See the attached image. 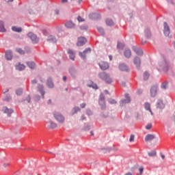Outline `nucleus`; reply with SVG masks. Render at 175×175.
I'll use <instances>...</instances> for the list:
<instances>
[{"label":"nucleus","mask_w":175,"mask_h":175,"mask_svg":"<svg viewBox=\"0 0 175 175\" xmlns=\"http://www.w3.org/2000/svg\"><path fill=\"white\" fill-rule=\"evenodd\" d=\"M90 18L91 20H98V18H100V14H99L98 13L90 14Z\"/></svg>","instance_id":"nucleus-14"},{"label":"nucleus","mask_w":175,"mask_h":175,"mask_svg":"<svg viewBox=\"0 0 175 175\" xmlns=\"http://www.w3.org/2000/svg\"><path fill=\"white\" fill-rule=\"evenodd\" d=\"M38 90H39V91H40L41 95H42V96H44V90H43V85H40V86L38 87Z\"/></svg>","instance_id":"nucleus-35"},{"label":"nucleus","mask_w":175,"mask_h":175,"mask_svg":"<svg viewBox=\"0 0 175 175\" xmlns=\"http://www.w3.org/2000/svg\"><path fill=\"white\" fill-rule=\"evenodd\" d=\"M77 20L79 23H83V21H84V19H83L80 16H78Z\"/></svg>","instance_id":"nucleus-49"},{"label":"nucleus","mask_w":175,"mask_h":175,"mask_svg":"<svg viewBox=\"0 0 175 175\" xmlns=\"http://www.w3.org/2000/svg\"><path fill=\"white\" fill-rule=\"evenodd\" d=\"M125 175H133V174H132V172H127L125 174Z\"/></svg>","instance_id":"nucleus-60"},{"label":"nucleus","mask_w":175,"mask_h":175,"mask_svg":"<svg viewBox=\"0 0 175 175\" xmlns=\"http://www.w3.org/2000/svg\"><path fill=\"white\" fill-rule=\"evenodd\" d=\"M99 105L101 106V109H105L106 107V104L105 103V98L101 97L99 99Z\"/></svg>","instance_id":"nucleus-21"},{"label":"nucleus","mask_w":175,"mask_h":175,"mask_svg":"<svg viewBox=\"0 0 175 175\" xmlns=\"http://www.w3.org/2000/svg\"><path fill=\"white\" fill-rule=\"evenodd\" d=\"M53 117L59 124H64L65 122V117L58 111L53 112Z\"/></svg>","instance_id":"nucleus-2"},{"label":"nucleus","mask_w":175,"mask_h":175,"mask_svg":"<svg viewBox=\"0 0 175 175\" xmlns=\"http://www.w3.org/2000/svg\"><path fill=\"white\" fill-rule=\"evenodd\" d=\"M46 85L49 87V88H54V83H53V81L51 80V78H49L46 81Z\"/></svg>","instance_id":"nucleus-22"},{"label":"nucleus","mask_w":175,"mask_h":175,"mask_svg":"<svg viewBox=\"0 0 175 175\" xmlns=\"http://www.w3.org/2000/svg\"><path fill=\"white\" fill-rule=\"evenodd\" d=\"M122 85L123 87H125V82H122Z\"/></svg>","instance_id":"nucleus-64"},{"label":"nucleus","mask_w":175,"mask_h":175,"mask_svg":"<svg viewBox=\"0 0 175 175\" xmlns=\"http://www.w3.org/2000/svg\"><path fill=\"white\" fill-rule=\"evenodd\" d=\"M25 69V66L21 64H18L16 65V70H24Z\"/></svg>","instance_id":"nucleus-25"},{"label":"nucleus","mask_w":175,"mask_h":175,"mask_svg":"<svg viewBox=\"0 0 175 175\" xmlns=\"http://www.w3.org/2000/svg\"><path fill=\"white\" fill-rule=\"evenodd\" d=\"M148 155L149 157H155L157 155V152L155 150H152V152H149Z\"/></svg>","instance_id":"nucleus-37"},{"label":"nucleus","mask_w":175,"mask_h":175,"mask_svg":"<svg viewBox=\"0 0 175 175\" xmlns=\"http://www.w3.org/2000/svg\"><path fill=\"white\" fill-rule=\"evenodd\" d=\"M47 42H49V43H56L57 38H55L54 36H49L47 38Z\"/></svg>","instance_id":"nucleus-18"},{"label":"nucleus","mask_w":175,"mask_h":175,"mask_svg":"<svg viewBox=\"0 0 175 175\" xmlns=\"http://www.w3.org/2000/svg\"><path fill=\"white\" fill-rule=\"evenodd\" d=\"M27 36L29 39H31L33 43H38V42H39V38H38V36L33 33H29Z\"/></svg>","instance_id":"nucleus-5"},{"label":"nucleus","mask_w":175,"mask_h":175,"mask_svg":"<svg viewBox=\"0 0 175 175\" xmlns=\"http://www.w3.org/2000/svg\"><path fill=\"white\" fill-rule=\"evenodd\" d=\"M12 29L14 31V32H21V31H23L21 27H17L14 26L12 27Z\"/></svg>","instance_id":"nucleus-32"},{"label":"nucleus","mask_w":175,"mask_h":175,"mask_svg":"<svg viewBox=\"0 0 175 175\" xmlns=\"http://www.w3.org/2000/svg\"><path fill=\"white\" fill-rule=\"evenodd\" d=\"M27 64L30 69H35V68H36V64L33 62H29Z\"/></svg>","instance_id":"nucleus-26"},{"label":"nucleus","mask_w":175,"mask_h":175,"mask_svg":"<svg viewBox=\"0 0 175 175\" xmlns=\"http://www.w3.org/2000/svg\"><path fill=\"white\" fill-rule=\"evenodd\" d=\"M80 108L79 107H74L72 109V111H71V114H72V116H73V115H75V114H76V113H77V112L78 111H80Z\"/></svg>","instance_id":"nucleus-28"},{"label":"nucleus","mask_w":175,"mask_h":175,"mask_svg":"<svg viewBox=\"0 0 175 175\" xmlns=\"http://www.w3.org/2000/svg\"><path fill=\"white\" fill-rule=\"evenodd\" d=\"M145 36L146 38H150L151 36V31L148 28L145 29Z\"/></svg>","instance_id":"nucleus-30"},{"label":"nucleus","mask_w":175,"mask_h":175,"mask_svg":"<svg viewBox=\"0 0 175 175\" xmlns=\"http://www.w3.org/2000/svg\"><path fill=\"white\" fill-rule=\"evenodd\" d=\"M109 59H110V61H111L113 59V56L109 55Z\"/></svg>","instance_id":"nucleus-63"},{"label":"nucleus","mask_w":175,"mask_h":175,"mask_svg":"<svg viewBox=\"0 0 175 175\" xmlns=\"http://www.w3.org/2000/svg\"><path fill=\"white\" fill-rule=\"evenodd\" d=\"M157 107L158 109H163L165 107V105H163L162 101H160L157 103Z\"/></svg>","instance_id":"nucleus-34"},{"label":"nucleus","mask_w":175,"mask_h":175,"mask_svg":"<svg viewBox=\"0 0 175 175\" xmlns=\"http://www.w3.org/2000/svg\"><path fill=\"white\" fill-rule=\"evenodd\" d=\"M98 76L100 79H102V80H104L105 83H108V84H110V83H112L111 78H110V76L109 75L106 74V72H100L98 74Z\"/></svg>","instance_id":"nucleus-3"},{"label":"nucleus","mask_w":175,"mask_h":175,"mask_svg":"<svg viewBox=\"0 0 175 175\" xmlns=\"http://www.w3.org/2000/svg\"><path fill=\"white\" fill-rule=\"evenodd\" d=\"M90 126H87L85 128V131H90Z\"/></svg>","instance_id":"nucleus-54"},{"label":"nucleus","mask_w":175,"mask_h":175,"mask_svg":"<svg viewBox=\"0 0 175 175\" xmlns=\"http://www.w3.org/2000/svg\"><path fill=\"white\" fill-rule=\"evenodd\" d=\"M88 85L92 88H94V90H98V85L94 83H92L91 85L88 84Z\"/></svg>","instance_id":"nucleus-39"},{"label":"nucleus","mask_w":175,"mask_h":175,"mask_svg":"<svg viewBox=\"0 0 175 175\" xmlns=\"http://www.w3.org/2000/svg\"><path fill=\"white\" fill-rule=\"evenodd\" d=\"M163 33L165 36H169V35H170V28L166 22H164Z\"/></svg>","instance_id":"nucleus-6"},{"label":"nucleus","mask_w":175,"mask_h":175,"mask_svg":"<svg viewBox=\"0 0 175 175\" xmlns=\"http://www.w3.org/2000/svg\"><path fill=\"white\" fill-rule=\"evenodd\" d=\"M54 13H55V14H56L57 16H58V14H59V10L55 9V10H54Z\"/></svg>","instance_id":"nucleus-50"},{"label":"nucleus","mask_w":175,"mask_h":175,"mask_svg":"<svg viewBox=\"0 0 175 175\" xmlns=\"http://www.w3.org/2000/svg\"><path fill=\"white\" fill-rule=\"evenodd\" d=\"M153 139H155V136H154V135L148 134L145 137V142H150L153 140Z\"/></svg>","instance_id":"nucleus-23"},{"label":"nucleus","mask_w":175,"mask_h":175,"mask_svg":"<svg viewBox=\"0 0 175 175\" xmlns=\"http://www.w3.org/2000/svg\"><path fill=\"white\" fill-rule=\"evenodd\" d=\"M144 107L146 110L150 111L151 116H154V113H152V111H151V106L150 105V103H146Z\"/></svg>","instance_id":"nucleus-24"},{"label":"nucleus","mask_w":175,"mask_h":175,"mask_svg":"<svg viewBox=\"0 0 175 175\" xmlns=\"http://www.w3.org/2000/svg\"><path fill=\"white\" fill-rule=\"evenodd\" d=\"M86 106V104L85 103H82L81 104L80 107L82 108V109H84V107H85Z\"/></svg>","instance_id":"nucleus-52"},{"label":"nucleus","mask_w":175,"mask_h":175,"mask_svg":"<svg viewBox=\"0 0 175 175\" xmlns=\"http://www.w3.org/2000/svg\"><path fill=\"white\" fill-rule=\"evenodd\" d=\"M32 84H36L37 81L36 79H33L31 81Z\"/></svg>","instance_id":"nucleus-56"},{"label":"nucleus","mask_w":175,"mask_h":175,"mask_svg":"<svg viewBox=\"0 0 175 175\" xmlns=\"http://www.w3.org/2000/svg\"><path fill=\"white\" fill-rule=\"evenodd\" d=\"M16 95H21L23 94V89H18L16 91Z\"/></svg>","instance_id":"nucleus-43"},{"label":"nucleus","mask_w":175,"mask_h":175,"mask_svg":"<svg viewBox=\"0 0 175 175\" xmlns=\"http://www.w3.org/2000/svg\"><path fill=\"white\" fill-rule=\"evenodd\" d=\"M167 84L168 83L167 81L163 82L161 83V88H162V90H166L167 88Z\"/></svg>","instance_id":"nucleus-33"},{"label":"nucleus","mask_w":175,"mask_h":175,"mask_svg":"<svg viewBox=\"0 0 175 175\" xmlns=\"http://www.w3.org/2000/svg\"><path fill=\"white\" fill-rule=\"evenodd\" d=\"M157 69L163 72H167L169 70V63L165 59L160 61Z\"/></svg>","instance_id":"nucleus-1"},{"label":"nucleus","mask_w":175,"mask_h":175,"mask_svg":"<svg viewBox=\"0 0 175 175\" xmlns=\"http://www.w3.org/2000/svg\"><path fill=\"white\" fill-rule=\"evenodd\" d=\"M151 128H152V124L151 123H149L146 126V129H151Z\"/></svg>","instance_id":"nucleus-47"},{"label":"nucleus","mask_w":175,"mask_h":175,"mask_svg":"<svg viewBox=\"0 0 175 175\" xmlns=\"http://www.w3.org/2000/svg\"><path fill=\"white\" fill-rule=\"evenodd\" d=\"M47 125L49 128H50V129H54L55 128H57V124H55V122L51 120H49V122H47Z\"/></svg>","instance_id":"nucleus-16"},{"label":"nucleus","mask_w":175,"mask_h":175,"mask_svg":"<svg viewBox=\"0 0 175 175\" xmlns=\"http://www.w3.org/2000/svg\"><path fill=\"white\" fill-rule=\"evenodd\" d=\"M167 2H169L170 3H172V5H174V3L173 2V0H167Z\"/></svg>","instance_id":"nucleus-55"},{"label":"nucleus","mask_w":175,"mask_h":175,"mask_svg":"<svg viewBox=\"0 0 175 175\" xmlns=\"http://www.w3.org/2000/svg\"><path fill=\"white\" fill-rule=\"evenodd\" d=\"M78 3H81L83 0H76Z\"/></svg>","instance_id":"nucleus-58"},{"label":"nucleus","mask_w":175,"mask_h":175,"mask_svg":"<svg viewBox=\"0 0 175 175\" xmlns=\"http://www.w3.org/2000/svg\"><path fill=\"white\" fill-rule=\"evenodd\" d=\"M86 42H87V40L84 37H80L79 38H78L77 46H84Z\"/></svg>","instance_id":"nucleus-9"},{"label":"nucleus","mask_w":175,"mask_h":175,"mask_svg":"<svg viewBox=\"0 0 175 175\" xmlns=\"http://www.w3.org/2000/svg\"><path fill=\"white\" fill-rule=\"evenodd\" d=\"M81 121H84L85 120V118L84 117V115H83L81 118Z\"/></svg>","instance_id":"nucleus-57"},{"label":"nucleus","mask_w":175,"mask_h":175,"mask_svg":"<svg viewBox=\"0 0 175 175\" xmlns=\"http://www.w3.org/2000/svg\"><path fill=\"white\" fill-rule=\"evenodd\" d=\"M70 73L72 77H75V76H76V70H75V68H70Z\"/></svg>","instance_id":"nucleus-36"},{"label":"nucleus","mask_w":175,"mask_h":175,"mask_svg":"<svg viewBox=\"0 0 175 175\" xmlns=\"http://www.w3.org/2000/svg\"><path fill=\"white\" fill-rule=\"evenodd\" d=\"M133 63H134V65H135L136 68L139 69V68H140L142 61L140 60L139 57L136 56L133 59Z\"/></svg>","instance_id":"nucleus-10"},{"label":"nucleus","mask_w":175,"mask_h":175,"mask_svg":"<svg viewBox=\"0 0 175 175\" xmlns=\"http://www.w3.org/2000/svg\"><path fill=\"white\" fill-rule=\"evenodd\" d=\"M98 32L101 34L103 35L105 33V31L103 30V28L102 27H98L97 28Z\"/></svg>","instance_id":"nucleus-40"},{"label":"nucleus","mask_w":175,"mask_h":175,"mask_svg":"<svg viewBox=\"0 0 175 175\" xmlns=\"http://www.w3.org/2000/svg\"><path fill=\"white\" fill-rule=\"evenodd\" d=\"M137 93L139 94H143V90H142V89L138 90Z\"/></svg>","instance_id":"nucleus-53"},{"label":"nucleus","mask_w":175,"mask_h":175,"mask_svg":"<svg viewBox=\"0 0 175 175\" xmlns=\"http://www.w3.org/2000/svg\"><path fill=\"white\" fill-rule=\"evenodd\" d=\"M124 55L126 57V58H131L132 56V52L131 51V49H125L124 51Z\"/></svg>","instance_id":"nucleus-17"},{"label":"nucleus","mask_w":175,"mask_h":175,"mask_svg":"<svg viewBox=\"0 0 175 175\" xmlns=\"http://www.w3.org/2000/svg\"><path fill=\"white\" fill-rule=\"evenodd\" d=\"M66 28H75L74 23H72V21H68L65 24Z\"/></svg>","instance_id":"nucleus-27"},{"label":"nucleus","mask_w":175,"mask_h":175,"mask_svg":"<svg viewBox=\"0 0 175 175\" xmlns=\"http://www.w3.org/2000/svg\"><path fill=\"white\" fill-rule=\"evenodd\" d=\"M119 69L122 70V72H129V68L124 64H120L119 66Z\"/></svg>","instance_id":"nucleus-15"},{"label":"nucleus","mask_w":175,"mask_h":175,"mask_svg":"<svg viewBox=\"0 0 175 175\" xmlns=\"http://www.w3.org/2000/svg\"><path fill=\"white\" fill-rule=\"evenodd\" d=\"M129 142L132 143V142H135V135H131L129 138Z\"/></svg>","instance_id":"nucleus-45"},{"label":"nucleus","mask_w":175,"mask_h":175,"mask_svg":"<svg viewBox=\"0 0 175 175\" xmlns=\"http://www.w3.org/2000/svg\"><path fill=\"white\" fill-rule=\"evenodd\" d=\"M9 166H10V164L9 163H5L3 165V167H4L5 169H6V167H9Z\"/></svg>","instance_id":"nucleus-48"},{"label":"nucleus","mask_w":175,"mask_h":175,"mask_svg":"<svg viewBox=\"0 0 175 175\" xmlns=\"http://www.w3.org/2000/svg\"><path fill=\"white\" fill-rule=\"evenodd\" d=\"M161 157L162 159H165V156L163 154H161Z\"/></svg>","instance_id":"nucleus-61"},{"label":"nucleus","mask_w":175,"mask_h":175,"mask_svg":"<svg viewBox=\"0 0 175 175\" xmlns=\"http://www.w3.org/2000/svg\"><path fill=\"white\" fill-rule=\"evenodd\" d=\"M91 53V49L88 48L85 51H83V53L79 52V56L83 58V59H85V57H87V55L90 54Z\"/></svg>","instance_id":"nucleus-7"},{"label":"nucleus","mask_w":175,"mask_h":175,"mask_svg":"<svg viewBox=\"0 0 175 175\" xmlns=\"http://www.w3.org/2000/svg\"><path fill=\"white\" fill-rule=\"evenodd\" d=\"M158 91V86H152L150 89V95L154 97L157 96V92Z\"/></svg>","instance_id":"nucleus-13"},{"label":"nucleus","mask_w":175,"mask_h":175,"mask_svg":"<svg viewBox=\"0 0 175 175\" xmlns=\"http://www.w3.org/2000/svg\"><path fill=\"white\" fill-rule=\"evenodd\" d=\"M124 96L126 99L122 100L120 101V106H124V105H126V103H129V102H131V98L129 97V94H125Z\"/></svg>","instance_id":"nucleus-8"},{"label":"nucleus","mask_w":175,"mask_h":175,"mask_svg":"<svg viewBox=\"0 0 175 175\" xmlns=\"http://www.w3.org/2000/svg\"><path fill=\"white\" fill-rule=\"evenodd\" d=\"M118 49H124V44L119 42L117 45Z\"/></svg>","instance_id":"nucleus-44"},{"label":"nucleus","mask_w":175,"mask_h":175,"mask_svg":"<svg viewBox=\"0 0 175 175\" xmlns=\"http://www.w3.org/2000/svg\"><path fill=\"white\" fill-rule=\"evenodd\" d=\"M26 100H27L28 103H29L31 102V97H29V96H28L26 98Z\"/></svg>","instance_id":"nucleus-51"},{"label":"nucleus","mask_w":175,"mask_h":175,"mask_svg":"<svg viewBox=\"0 0 175 175\" xmlns=\"http://www.w3.org/2000/svg\"><path fill=\"white\" fill-rule=\"evenodd\" d=\"M62 3H66L68 2V0H62Z\"/></svg>","instance_id":"nucleus-59"},{"label":"nucleus","mask_w":175,"mask_h":175,"mask_svg":"<svg viewBox=\"0 0 175 175\" xmlns=\"http://www.w3.org/2000/svg\"><path fill=\"white\" fill-rule=\"evenodd\" d=\"M16 51L19 53V54H22V55L25 54V52H24V51L20 48L16 49Z\"/></svg>","instance_id":"nucleus-41"},{"label":"nucleus","mask_w":175,"mask_h":175,"mask_svg":"<svg viewBox=\"0 0 175 175\" xmlns=\"http://www.w3.org/2000/svg\"><path fill=\"white\" fill-rule=\"evenodd\" d=\"M0 32H6V29H5V26L2 21H0Z\"/></svg>","instance_id":"nucleus-31"},{"label":"nucleus","mask_w":175,"mask_h":175,"mask_svg":"<svg viewBox=\"0 0 175 175\" xmlns=\"http://www.w3.org/2000/svg\"><path fill=\"white\" fill-rule=\"evenodd\" d=\"M13 57V54L12 53V51H7L5 52V58L6 59L10 60Z\"/></svg>","instance_id":"nucleus-20"},{"label":"nucleus","mask_w":175,"mask_h":175,"mask_svg":"<svg viewBox=\"0 0 175 175\" xmlns=\"http://www.w3.org/2000/svg\"><path fill=\"white\" fill-rule=\"evenodd\" d=\"M108 102H109V103H110L111 105H114L115 103H117V102L116 101V100L111 99V98H109V99L108 100Z\"/></svg>","instance_id":"nucleus-42"},{"label":"nucleus","mask_w":175,"mask_h":175,"mask_svg":"<svg viewBox=\"0 0 175 175\" xmlns=\"http://www.w3.org/2000/svg\"><path fill=\"white\" fill-rule=\"evenodd\" d=\"M68 54L69 55L70 59H72V61H75V52H73L72 49L68 50Z\"/></svg>","instance_id":"nucleus-19"},{"label":"nucleus","mask_w":175,"mask_h":175,"mask_svg":"<svg viewBox=\"0 0 175 175\" xmlns=\"http://www.w3.org/2000/svg\"><path fill=\"white\" fill-rule=\"evenodd\" d=\"M63 80H64V81H66V76L63 77Z\"/></svg>","instance_id":"nucleus-62"},{"label":"nucleus","mask_w":175,"mask_h":175,"mask_svg":"<svg viewBox=\"0 0 175 175\" xmlns=\"http://www.w3.org/2000/svg\"><path fill=\"white\" fill-rule=\"evenodd\" d=\"M133 50L136 53L137 55H143V50L137 46H133Z\"/></svg>","instance_id":"nucleus-12"},{"label":"nucleus","mask_w":175,"mask_h":175,"mask_svg":"<svg viewBox=\"0 0 175 175\" xmlns=\"http://www.w3.org/2000/svg\"><path fill=\"white\" fill-rule=\"evenodd\" d=\"M1 111L3 113V114H6L8 117H10V116L13 114V109L8 108V107H3L1 109Z\"/></svg>","instance_id":"nucleus-4"},{"label":"nucleus","mask_w":175,"mask_h":175,"mask_svg":"<svg viewBox=\"0 0 175 175\" xmlns=\"http://www.w3.org/2000/svg\"><path fill=\"white\" fill-rule=\"evenodd\" d=\"M98 65L102 70H106V69H109V64H107V62H100Z\"/></svg>","instance_id":"nucleus-11"},{"label":"nucleus","mask_w":175,"mask_h":175,"mask_svg":"<svg viewBox=\"0 0 175 175\" xmlns=\"http://www.w3.org/2000/svg\"><path fill=\"white\" fill-rule=\"evenodd\" d=\"M148 77H150V75L148 74V72H145L144 73V80H148Z\"/></svg>","instance_id":"nucleus-38"},{"label":"nucleus","mask_w":175,"mask_h":175,"mask_svg":"<svg viewBox=\"0 0 175 175\" xmlns=\"http://www.w3.org/2000/svg\"><path fill=\"white\" fill-rule=\"evenodd\" d=\"M144 170V169L143 167H139V174H137V175H143Z\"/></svg>","instance_id":"nucleus-46"},{"label":"nucleus","mask_w":175,"mask_h":175,"mask_svg":"<svg viewBox=\"0 0 175 175\" xmlns=\"http://www.w3.org/2000/svg\"><path fill=\"white\" fill-rule=\"evenodd\" d=\"M106 24H107V25H109V27H113V25H114V22L111 19H107Z\"/></svg>","instance_id":"nucleus-29"}]
</instances>
